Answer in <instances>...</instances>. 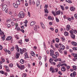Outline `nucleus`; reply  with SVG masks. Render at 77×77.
I'll use <instances>...</instances> for the list:
<instances>
[{
    "label": "nucleus",
    "instance_id": "obj_1",
    "mask_svg": "<svg viewBox=\"0 0 77 77\" xmlns=\"http://www.w3.org/2000/svg\"><path fill=\"white\" fill-rule=\"evenodd\" d=\"M25 14L23 12L21 11L20 12V14H19V17L20 18H24Z\"/></svg>",
    "mask_w": 77,
    "mask_h": 77
},
{
    "label": "nucleus",
    "instance_id": "obj_2",
    "mask_svg": "<svg viewBox=\"0 0 77 77\" xmlns=\"http://www.w3.org/2000/svg\"><path fill=\"white\" fill-rule=\"evenodd\" d=\"M20 52L21 54H23L24 53H26L27 51V49L25 48H23L22 50L21 48H20Z\"/></svg>",
    "mask_w": 77,
    "mask_h": 77
},
{
    "label": "nucleus",
    "instance_id": "obj_3",
    "mask_svg": "<svg viewBox=\"0 0 77 77\" xmlns=\"http://www.w3.org/2000/svg\"><path fill=\"white\" fill-rule=\"evenodd\" d=\"M72 54L75 57V59L73 58V61H76V60H77V54H76L72 53Z\"/></svg>",
    "mask_w": 77,
    "mask_h": 77
},
{
    "label": "nucleus",
    "instance_id": "obj_4",
    "mask_svg": "<svg viewBox=\"0 0 77 77\" xmlns=\"http://www.w3.org/2000/svg\"><path fill=\"white\" fill-rule=\"evenodd\" d=\"M60 50H63L64 49H65V46H64L63 45H60Z\"/></svg>",
    "mask_w": 77,
    "mask_h": 77
},
{
    "label": "nucleus",
    "instance_id": "obj_5",
    "mask_svg": "<svg viewBox=\"0 0 77 77\" xmlns=\"http://www.w3.org/2000/svg\"><path fill=\"white\" fill-rule=\"evenodd\" d=\"M7 8V5H3L2 7V10L3 11H5V10Z\"/></svg>",
    "mask_w": 77,
    "mask_h": 77
},
{
    "label": "nucleus",
    "instance_id": "obj_6",
    "mask_svg": "<svg viewBox=\"0 0 77 77\" xmlns=\"http://www.w3.org/2000/svg\"><path fill=\"white\" fill-rule=\"evenodd\" d=\"M76 74V73L75 72H74L73 73H71L70 74V75L71 77H75V75Z\"/></svg>",
    "mask_w": 77,
    "mask_h": 77
},
{
    "label": "nucleus",
    "instance_id": "obj_7",
    "mask_svg": "<svg viewBox=\"0 0 77 77\" xmlns=\"http://www.w3.org/2000/svg\"><path fill=\"white\" fill-rule=\"evenodd\" d=\"M71 27H70V25H68L66 27V30L67 31H69V30Z\"/></svg>",
    "mask_w": 77,
    "mask_h": 77
},
{
    "label": "nucleus",
    "instance_id": "obj_8",
    "mask_svg": "<svg viewBox=\"0 0 77 77\" xmlns=\"http://www.w3.org/2000/svg\"><path fill=\"white\" fill-rule=\"evenodd\" d=\"M4 67L5 68L6 71H8V72L10 71V70L9 69V67H8V66L7 65H5V66Z\"/></svg>",
    "mask_w": 77,
    "mask_h": 77
},
{
    "label": "nucleus",
    "instance_id": "obj_9",
    "mask_svg": "<svg viewBox=\"0 0 77 77\" xmlns=\"http://www.w3.org/2000/svg\"><path fill=\"white\" fill-rule=\"evenodd\" d=\"M20 55V54L18 52H17L16 54V59L19 58V56Z\"/></svg>",
    "mask_w": 77,
    "mask_h": 77
},
{
    "label": "nucleus",
    "instance_id": "obj_10",
    "mask_svg": "<svg viewBox=\"0 0 77 77\" xmlns=\"http://www.w3.org/2000/svg\"><path fill=\"white\" fill-rule=\"evenodd\" d=\"M19 68L20 69V70H23L24 69V65H20V68Z\"/></svg>",
    "mask_w": 77,
    "mask_h": 77
},
{
    "label": "nucleus",
    "instance_id": "obj_11",
    "mask_svg": "<svg viewBox=\"0 0 77 77\" xmlns=\"http://www.w3.org/2000/svg\"><path fill=\"white\" fill-rule=\"evenodd\" d=\"M61 71H63V72L65 71H66V68H65V67L64 66L62 67L61 69Z\"/></svg>",
    "mask_w": 77,
    "mask_h": 77
},
{
    "label": "nucleus",
    "instance_id": "obj_12",
    "mask_svg": "<svg viewBox=\"0 0 77 77\" xmlns=\"http://www.w3.org/2000/svg\"><path fill=\"white\" fill-rule=\"evenodd\" d=\"M30 54L32 56H33V57L35 56V54L34 52L32 51H31Z\"/></svg>",
    "mask_w": 77,
    "mask_h": 77
},
{
    "label": "nucleus",
    "instance_id": "obj_13",
    "mask_svg": "<svg viewBox=\"0 0 77 77\" xmlns=\"http://www.w3.org/2000/svg\"><path fill=\"white\" fill-rule=\"evenodd\" d=\"M39 28V26H35V27H34V29L35 31H38V29Z\"/></svg>",
    "mask_w": 77,
    "mask_h": 77
},
{
    "label": "nucleus",
    "instance_id": "obj_14",
    "mask_svg": "<svg viewBox=\"0 0 77 77\" xmlns=\"http://www.w3.org/2000/svg\"><path fill=\"white\" fill-rule=\"evenodd\" d=\"M36 23V22L35 21H32L30 23V25L31 26H33L34 24H35Z\"/></svg>",
    "mask_w": 77,
    "mask_h": 77
},
{
    "label": "nucleus",
    "instance_id": "obj_15",
    "mask_svg": "<svg viewBox=\"0 0 77 77\" xmlns=\"http://www.w3.org/2000/svg\"><path fill=\"white\" fill-rule=\"evenodd\" d=\"M16 48L18 52L20 51V50H19V47H18V45H16L15 47L14 48Z\"/></svg>",
    "mask_w": 77,
    "mask_h": 77
},
{
    "label": "nucleus",
    "instance_id": "obj_16",
    "mask_svg": "<svg viewBox=\"0 0 77 77\" xmlns=\"http://www.w3.org/2000/svg\"><path fill=\"white\" fill-rule=\"evenodd\" d=\"M50 54L51 56H52L54 54V51L53 50H51L50 51Z\"/></svg>",
    "mask_w": 77,
    "mask_h": 77
},
{
    "label": "nucleus",
    "instance_id": "obj_17",
    "mask_svg": "<svg viewBox=\"0 0 77 77\" xmlns=\"http://www.w3.org/2000/svg\"><path fill=\"white\" fill-rule=\"evenodd\" d=\"M40 24H41V27H42L43 29H45V26H44V25L42 23V22H41Z\"/></svg>",
    "mask_w": 77,
    "mask_h": 77
},
{
    "label": "nucleus",
    "instance_id": "obj_18",
    "mask_svg": "<svg viewBox=\"0 0 77 77\" xmlns=\"http://www.w3.org/2000/svg\"><path fill=\"white\" fill-rule=\"evenodd\" d=\"M25 59H27V58H29V57L28 56V55H27V53L26 52L25 54Z\"/></svg>",
    "mask_w": 77,
    "mask_h": 77
},
{
    "label": "nucleus",
    "instance_id": "obj_19",
    "mask_svg": "<svg viewBox=\"0 0 77 77\" xmlns=\"http://www.w3.org/2000/svg\"><path fill=\"white\" fill-rule=\"evenodd\" d=\"M12 39V37L11 36H9L6 39V40H8V41H9V40H11V39Z\"/></svg>",
    "mask_w": 77,
    "mask_h": 77
},
{
    "label": "nucleus",
    "instance_id": "obj_20",
    "mask_svg": "<svg viewBox=\"0 0 77 77\" xmlns=\"http://www.w3.org/2000/svg\"><path fill=\"white\" fill-rule=\"evenodd\" d=\"M71 44H72V45H73L74 46H76V45H77V43L74 42H72L71 43Z\"/></svg>",
    "mask_w": 77,
    "mask_h": 77
},
{
    "label": "nucleus",
    "instance_id": "obj_21",
    "mask_svg": "<svg viewBox=\"0 0 77 77\" xmlns=\"http://www.w3.org/2000/svg\"><path fill=\"white\" fill-rule=\"evenodd\" d=\"M60 45H61V43H60L59 44H55V46L56 48H58V47H59V45L60 46Z\"/></svg>",
    "mask_w": 77,
    "mask_h": 77
},
{
    "label": "nucleus",
    "instance_id": "obj_22",
    "mask_svg": "<svg viewBox=\"0 0 77 77\" xmlns=\"http://www.w3.org/2000/svg\"><path fill=\"white\" fill-rule=\"evenodd\" d=\"M70 10L72 11H74L75 10V7H72L70 8Z\"/></svg>",
    "mask_w": 77,
    "mask_h": 77
},
{
    "label": "nucleus",
    "instance_id": "obj_23",
    "mask_svg": "<svg viewBox=\"0 0 77 77\" xmlns=\"http://www.w3.org/2000/svg\"><path fill=\"white\" fill-rule=\"evenodd\" d=\"M72 67L74 70H75V71L77 69V66L75 65L73 66Z\"/></svg>",
    "mask_w": 77,
    "mask_h": 77
},
{
    "label": "nucleus",
    "instance_id": "obj_24",
    "mask_svg": "<svg viewBox=\"0 0 77 77\" xmlns=\"http://www.w3.org/2000/svg\"><path fill=\"white\" fill-rule=\"evenodd\" d=\"M51 56L52 57H53V58H54V59H56V58H57V56L55 55L54 54L52 55H51Z\"/></svg>",
    "mask_w": 77,
    "mask_h": 77
},
{
    "label": "nucleus",
    "instance_id": "obj_25",
    "mask_svg": "<svg viewBox=\"0 0 77 77\" xmlns=\"http://www.w3.org/2000/svg\"><path fill=\"white\" fill-rule=\"evenodd\" d=\"M53 59L51 58H50L49 60V61L50 63H51V64H52L53 63Z\"/></svg>",
    "mask_w": 77,
    "mask_h": 77
},
{
    "label": "nucleus",
    "instance_id": "obj_26",
    "mask_svg": "<svg viewBox=\"0 0 77 77\" xmlns=\"http://www.w3.org/2000/svg\"><path fill=\"white\" fill-rule=\"evenodd\" d=\"M4 32H3L1 30V28H0V35H4Z\"/></svg>",
    "mask_w": 77,
    "mask_h": 77
},
{
    "label": "nucleus",
    "instance_id": "obj_27",
    "mask_svg": "<svg viewBox=\"0 0 77 77\" xmlns=\"http://www.w3.org/2000/svg\"><path fill=\"white\" fill-rule=\"evenodd\" d=\"M9 66L10 68H12L13 66V64L12 63H10L9 64Z\"/></svg>",
    "mask_w": 77,
    "mask_h": 77
},
{
    "label": "nucleus",
    "instance_id": "obj_28",
    "mask_svg": "<svg viewBox=\"0 0 77 77\" xmlns=\"http://www.w3.org/2000/svg\"><path fill=\"white\" fill-rule=\"evenodd\" d=\"M71 36L72 38L73 39H75V35L73 34H72L71 35Z\"/></svg>",
    "mask_w": 77,
    "mask_h": 77
},
{
    "label": "nucleus",
    "instance_id": "obj_29",
    "mask_svg": "<svg viewBox=\"0 0 77 77\" xmlns=\"http://www.w3.org/2000/svg\"><path fill=\"white\" fill-rule=\"evenodd\" d=\"M64 35H65V36H68L69 34H68V32L65 31L64 32Z\"/></svg>",
    "mask_w": 77,
    "mask_h": 77
},
{
    "label": "nucleus",
    "instance_id": "obj_30",
    "mask_svg": "<svg viewBox=\"0 0 77 77\" xmlns=\"http://www.w3.org/2000/svg\"><path fill=\"white\" fill-rule=\"evenodd\" d=\"M13 6L15 8H18V5L15 3H13Z\"/></svg>",
    "mask_w": 77,
    "mask_h": 77
},
{
    "label": "nucleus",
    "instance_id": "obj_31",
    "mask_svg": "<svg viewBox=\"0 0 77 77\" xmlns=\"http://www.w3.org/2000/svg\"><path fill=\"white\" fill-rule=\"evenodd\" d=\"M36 5L37 6V7H38V6L39 5V1H37L36 3Z\"/></svg>",
    "mask_w": 77,
    "mask_h": 77
},
{
    "label": "nucleus",
    "instance_id": "obj_32",
    "mask_svg": "<svg viewBox=\"0 0 77 77\" xmlns=\"http://www.w3.org/2000/svg\"><path fill=\"white\" fill-rule=\"evenodd\" d=\"M66 2H67L69 3H72V2H71L70 0H66Z\"/></svg>",
    "mask_w": 77,
    "mask_h": 77
},
{
    "label": "nucleus",
    "instance_id": "obj_33",
    "mask_svg": "<svg viewBox=\"0 0 77 77\" xmlns=\"http://www.w3.org/2000/svg\"><path fill=\"white\" fill-rule=\"evenodd\" d=\"M20 63H22V64L24 63V60H23V59H21L20 60Z\"/></svg>",
    "mask_w": 77,
    "mask_h": 77
},
{
    "label": "nucleus",
    "instance_id": "obj_34",
    "mask_svg": "<svg viewBox=\"0 0 77 77\" xmlns=\"http://www.w3.org/2000/svg\"><path fill=\"white\" fill-rule=\"evenodd\" d=\"M61 39L62 40V41L63 42H64L65 41V38L63 36L61 38Z\"/></svg>",
    "mask_w": 77,
    "mask_h": 77
},
{
    "label": "nucleus",
    "instance_id": "obj_35",
    "mask_svg": "<svg viewBox=\"0 0 77 77\" xmlns=\"http://www.w3.org/2000/svg\"><path fill=\"white\" fill-rule=\"evenodd\" d=\"M60 11H58L57 12L56 15H60Z\"/></svg>",
    "mask_w": 77,
    "mask_h": 77
},
{
    "label": "nucleus",
    "instance_id": "obj_36",
    "mask_svg": "<svg viewBox=\"0 0 77 77\" xmlns=\"http://www.w3.org/2000/svg\"><path fill=\"white\" fill-rule=\"evenodd\" d=\"M61 65V66H67V64L66 63L62 64Z\"/></svg>",
    "mask_w": 77,
    "mask_h": 77
},
{
    "label": "nucleus",
    "instance_id": "obj_37",
    "mask_svg": "<svg viewBox=\"0 0 77 77\" xmlns=\"http://www.w3.org/2000/svg\"><path fill=\"white\" fill-rule=\"evenodd\" d=\"M45 13H47L48 14V10L47 8H45Z\"/></svg>",
    "mask_w": 77,
    "mask_h": 77
},
{
    "label": "nucleus",
    "instance_id": "obj_38",
    "mask_svg": "<svg viewBox=\"0 0 77 77\" xmlns=\"http://www.w3.org/2000/svg\"><path fill=\"white\" fill-rule=\"evenodd\" d=\"M15 25L16 26L15 29H17V28H18V25L17 23H16Z\"/></svg>",
    "mask_w": 77,
    "mask_h": 77
},
{
    "label": "nucleus",
    "instance_id": "obj_39",
    "mask_svg": "<svg viewBox=\"0 0 77 77\" xmlns=\"http://www.w3.org/2000/svg\"><path fill=\"white\" fill-rule=\"evenodd\" d=\"M20 1H16V4H17L18 5H20Z\"/></svg>",
    "mask_w": 77,
    "mask_h": 77
},
{
    "label": "nucleus",
    "instance_id": "obj_40",
    "mask_svg": "<svg viewBox=\"0 0 77 77\" xmlns=\"http://www.w3.org/2000/svg\"><path fill=\"white\" fill-rule=\"evenodd\" d=\"M48 20H52V17L50 16H48Z\"/></svg>",
    "mask_w": 77,
    "mask_h": 77
},
{
    "label": "nucleus",
    "instance_id": "obj_41",
    "mask_svg": "<svg viewBox=\"0 0 77 77\" xmlns=\"http://www.w3.org/2000/svg\"><path fill=\"white\" fill-rule=\"evenodd\" d=\"M5 35H4L3 37H2L1 38L2 39V40H3V41H4V40H5Z\"/></svg>",
    "mask_w": 77,
    "mask_h": 77
},
{
    "label": "nucleus",
    "instance_id": "obj_42",
    "mask_svg": "<svg viewBox=\"0 0 77 77\" xmlns=\"http://www.w3.org/2000/svg\"><path fill=\"white\" fill-rule=\"evenodd\" d=\"M1 59L2 60V61L3 62H5V58H3V57H1Z\"/></svg>",
    "mask_w": 77,
    "mask_h": 77
},
{
    "label": "nucleus",
    "instance_id": "obj_43",
    "mask_svg": "<svg viewBox=\"0 0 77 77\" xmlns=\"http://www.w3.org/2000/svg\"><path fill=\"white\" fill-rule=\"evenodd\" d=\"M22 77H27V74H26V73H24L22 75Z\"/></svg>",
    "mask_w": 77,
    "mask_h": 77
},
{
    "label": "nucleus",
    "instance_id": "obj_44",
    "mask_svg": "<svg viewBox=\"0 0 77 77\" xmlns=\"http://www.w3.org/2000/svg\"><path fill=\"white\" fill-rule=\"evenodd\" d=\"M60 7L61 9H62L63 10H63H64L65 8H64V7L62 5H60Z\"/></svg>",
    "mask_w": 77,
    "mask_h": 77
},
{
    "label": "nucleus",
    "instance_id": "obj_45",
    "mask_svg": "<svg viewBox=\"0 0 77 77\" xmlns=\"http://www.w3.org/2000/svg\"><path fill=\"white\" fill-rule=\"evenodd\" d=\"M61 63H59L58 65H57V66L58 68H59L60 66H61Z\"/></svg>",
    "mask_w": 77,
    "mask_h": 77
},
{
    "label": "nucleus",
    "instance_id": "obj_46",
    "mask_svg": "<svg viewBox=\"0 0 77 77\" xmlns=\"http://www.w3.org/2000/svg\"><path fill=\"white\" fill-rule=\"evenodd\" d=\"M56 41L57 42H59V39L57 38L55 39Z\"/></svg>",
    "mask_w": 77,
    "mask_h": 77
},
{
    "label": "nucleus",
    "instance_id": "obj_47",
    "mask_svg": "<svg viewBox=\"0 0 77 77\" xmlns=\"http://www.w3.org/2000/svg\"><path fill=\"white\" fill-rule=\"evenodd\" d=\"M43 45L44 47V48L45 50H46V47H45V42H43Z\"/></svg>",
    "mask_w": 77,
    "mask_h": 77
},
{
    "label": "nucleus",
    "instance_id": "obj_48",
    "mask_svg": "<svg viewBox=\"0 0 77 77\" xmlns=\"http://www.w3.org/2000/svg\"><path fill=\"white\" fill-rule=\"evenodd\" d=\"M55 53L57 57L59 56V53L58 52H56Z\"/></svg>",
    "mask_w": 77,
    "mask_h": 77
},
{
    "label": "nucleus",
    "instance_id": "obj_49",
    "mask_svg": "<svg viewBox=\"0 0 77 77\" xmlns=\"http://www.w3.org/2000/svg\"><path fill=\"white\" fill-rule=\"evenodd\" d=\"M52 14H53V15H54V16H56V12L54 11H52Z\"/></svg>",
    "mask_w": 77,
    "mask_h": 77
},
{
    "label": "nucleus",
    "instance_id": "obj_50",
    "mask_svg": "<svg viewBox=\"0 0 77 77\" xmlns=\"http://www.w3.org/2000/svg\"><path fill=\"white\" fill-rule=\"evenodd\" d=\"M56 21L57 23H59V19L57 18L56 17Z\"/></svg>",
    "mask_w": 77,
    "mask_h": 77
},
{
    "label": "nucleus",
    "instance_id": "obj_51",
    "mask_svg": "<svg viewBox=\"0 0 77 77\" xmlns=\"http://www.w3.org/2000/svg\"><path fill=\"white\" fill-rule=\"evenodd\" d=\"M55 70H56L55 72H57L58 71V68H55Z\"/></svg>",
    "mask_w": 77,
    "mask_h": 77
},
{
    "label": "nucleus",
    "instance_id": "obj_52",
    "mask_svg": "<svg viewBox=\"0 0 77 77\" xmlns=\"http://www.w3.org/2000/svg\"><path fill=\"white\" fill-rule=\"evenodd\" d=\"M58 51H59L60 53L61 54H62V53H63V52H62V51H61V50L58 49Z\"/></svg>",
    "mask_w": 77,
    "mask_h": 77
},
{
    "label": "nucleus",
    "instance_id": "obj_53",
    "mask_svg": "<svg viewBox=\"0 0 77 77\" xmlns=\"http://www.w3.org/2000/svg\"><path fill=\"white\" fill-rule=\"evenodd\" d=\"M11 24L12 25V26H14L15 23H14V22H11Z\"/></svg>",
    "mask_w": 77,
    "mask_h": 77
},
{
    "label": "nucleus",
    "instance_id": "obj_54",
    "mask_svg": "<svg viewBox=\"0 0 77 77\" xmlns=\"http://www.w3.org/2000/svg\"><path fill=\"white\" fill-rule=\"evenodd\" d=\"M14 47H12L11 49V51H14Z\"/></svg>",
    "mask_w": 77,
    "mask_h": 77
},
{
    "label": "nucleus",
    "instance_id": "obj_55",
    "mask_svg": "<svg viewBox=\"0 0 77 77\" xmlns=\"http://www.w3.org/2000/svg\"><path fill=\"white\" fill-rule=\"evenodd\" d=\"M32 1H31V0H29V5H31L32 4Z\"/></svg>",
    "mask_w": 77,
    "mask_h": 77
},
{
    "label": "nucleus",
    "instance_id": "obj_56",
    "mask_svg": "<svg viewBox=\"0 0 77 77\" xmlns=\"http://www.w3.org/2000/svg\"><path fill=\"white\" fill-rule=\"evenodd\" d=\"M15 38H17V39H18L19 38L18 37V35H15Z\"/></svg>",
    "mask_w": 77,
    "mask_h": 77
},
{
    "label": "nucleus",
    "instance_id": "obj_57",
    "mask_svg": "<svg viewBox=\"0 0 77 77\" xmlns=\"http://www.w3.org/2000/svg\"><path fill=\"white\" fill-rule=\"evenodd\" d=\"M27 23H28V21L27 20H25V22H24V23H25L26 24H27Z\"/></svg>",
    "mask_w": 77,
    "mask_h": 77
},
{
    "label": "nucleus",
    "instance_id": "obj_58",
    "mask_svg": "<svg viewBox=\"0 0 77 77\" xmlns=\"http://www.w3.org/2000/svg\"><path fill=\"white\" fill-rule=\"evenodd\" d=\"M29 39H25V41L26 42H29Z\"/></svg>",
    "mask_w": 77,
    "mask_h": 77
},
{
    "label": "nucleus",
    "instance_id": "obj_59",
    "mask_svg": "<svg viewBox=\"0 0 77 77\" xmlns=\"http://www.w3.org/2000/svg\"><path fill=\"white\" fill-rule=\"evenodd\" d=\"M2 49H3V47H2V45H0V50H2Z\"/></svg>",
    "mask_w": 77,
    "mask_h": 77
},
{
    "label": "nucleus",
    "instance_id": "obj_60",
    "mask_svg": "<svg viewBox=\"0 0 77 77\" xmlns=\"http://www.w3.org/2000/svg\"><path fill=\"white\" fill-rule=\"evenodd\" d=\"M0 73L1 74H4V73H5V72L3 71H0Z\"/></svg>",
    "mask_w": 77,
    "mask_h": 77
},
{
    "label": "nucleus",
    "instance_id": "obj_61",
    "mask_svg": "<svg viewBox=\"0 0 77 77\" xmlns=\"http://www.w3.org/2000/svg\"><path fill=\"white\" fill-rule=\"evenodd\" d=\"M73 50H75V51L77 50V48H75V47L73 48Z\"/></svg>",
    "mask_w": 77,
    "mask_h": 77
},
{
    "label": "nucleus",
    "instance_id": "obj_62",
    "mask_svg": "<svg viewBox=\"0 0 77 77\" xmlns=\"http://www.w3.org/2000/svg\"><path fill=\"white\" fill-rule=\"evenodd\" d=\"M58 74L60 75H62V73L60 71L58 72Z\"/></svg>",
    "mask_w": 77,
    "mask_h": 77
},
{
    "label": "nucleus",
    "instance_id": "obj_63",
    "mask_svg": "<svg viewBox=\"0 0 77 77\" xmlns=\"http://www.w3.org/2000/svg\"><path fill=\"white\" fill-rule=\"evenodd\" d=\"M63 18H64V19H67V17H66V15H64L63 16Z\"/></svg>",
    "mask_w": 77,
    "mask_h": 77
},
{
    "label": "nucleus",
    "instance_id": "obj_64",
    "mask_svg": "<svg viewBox=\"0 0 77 77\" xmlns=\"http://www.w3.org/2000/svg\"><path fill=\"white\" fill-rule=\"evenodd\" d=\"M74 17L75 18H77V14H75Z\"/></svg>",
    "mask_w": 77,
    "mask_h": 77
}]
</instances>
